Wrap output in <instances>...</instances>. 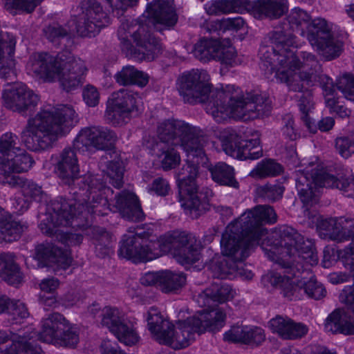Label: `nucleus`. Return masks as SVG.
<instances>
[{"instance_id": "nucleus-1", "label": "nucleus", "mask_w": 354, "mask_h": 354, "mask_svg": "<svg viewBox=\"0 0 354 354\" xmlns=\"http://www.w3.org/2000/svg\"><path fill=\"white\" fill-rule=\"evenodd\" d=\"M205 73L192 70L178 79V91L185 102L205 103V111L214 120L221 123L230 117L248 121L270 115L272 101L256 91L245 95L239 87L228 84L221 89H212L205 80Z\"/></svg>"}, {"instance_id": "nucleus-2", "label": "nucleus", "mask_w": 354, "mask_h": 354, "mask_svg": "<svg viewBox=\"0 0 354 354\" xmlns=\"http://www.w3.org/2000/svg\"><path fill=\"white\" fill-rule=\"evenodd\" d=\"M96 176L102 187H91L88 185L72 186L68 198L59 197L52 202L51 211L39 225L44 234L67 246L78 245L82 242V234L64 232L60 227L84 228L88 225L89 214H107L108 201L101 193L106 187L105 182L100 176Z\"/></svg>"}, {"instance_id": "nucleus-3", "label": "nucleus", "mask_w": 354, "mask_h": 354, "mask_svg": "<svg viewBox=\"0 0 354 354\" xmlns=\"http://www.w3.org/2000/svg\"><path fill=\"white\" fill-rule=\"evenodd\" d=\"M269 241L280 246L279 253L282 258L278 260L286 268L288 277L300 278L299 286L302 289V296L306 295L315 300L326 296V290L314 277L310 266L316 265L318 257L313 243L306 242L304 236L288 225H280L269 234Z\"/></svg>"}, {"instance_id": "nucleus-4", "label": "nucleus", "mask_w": 354, "mask_h": 354, "mask_svg": "<svg viewBox=\"0 0 354 354\" xmlns=\"http://www.w3.org/2000/svg\"><path fill=\"white\" fill-rule=\"evenodd\" d=\"M75 122V111L70 106L44 107L34 117L28 118L21 133V142L32 151L48 149L59 137L70 131Z\"/></svg>"}, {"instance_id": "nucleus-5", "label": "nucleus", "mask_w": 354, "mask_h": 354, "mask_svg": "<svg viewBox=\"0 0 354 354\" xmlns=\"http://www.w3.org/2000/svg\"><path fill=\"white\" fill-rule=\"evenodd\" d=\"M226 314L221 309L198 311V315L179 320L178 328L162 316L156 313V340L160 344L182 348L189 345L194 333L201 334L206 330L216 333L225 325Z\"/></svg>"}, {"instance_id": "nucleus-6", "label": "nucleus", "mask_w": 354, "mask_h": 354, "mask_svg": "<svg viewBox=\"0 0 354 354\" xmlns=\"http://www.w3.org/2000/svg\"><path fill=\"white\" fill-rule=\"evenodd\" d=\"M146 10L139 21H122L118 30L122 52L127 57L142 59L155 49V0H147Z\"/></svg>"}, {"instance_id": "nucleus-7", "label": "nucleus", "mask_w": 354, "mask_h": 354, "mask_svg": "<svg viewBox=\"0 0 354 354\" xmlns=\"http://www.w3.org/2000/svg\"><path fill=\"white\" fill-rule=\"evenodd\" d=\"M296 188L304 206H313L319 200V189L323 187L337 188L347 197H354V178L335 176L324 168L297 171Z\"/></svg>"}, {"instance_id": "nucleus-8", "label": "nucleus", "mask_w": 354, "mask_h": 354, "mask_svg": "<svg viewBox=\"0 0 354 354\" xmlns=\"http://www.w3.org/2000/svg\"><path fill=\"white\" fill-rule=\"evenodd\" d=\"M194 161H187L176 172V178L178 189V198L181 207L192 218H197L209 209L208 192L201 189L197 183L198 165L204 164L207 160L200 157Z\"/></svg>"}, {"instance_id": "nucleus-9", "label": "nucleus", "mask_w": 354, "mask_h": 354, "mask_svg": "<svg viewBox=\"0 0 354 354\" xmlns=\"http://www.w3.org/2000/svg\"><path fill=\"white\" fill-rule=\"evenodd\" d=\"M156 145H180L191 156L205 158L204 132L181 120H167L158 125Z\"/></svg>"}, {"instance_id": "nucleus-10", "label": "nucleus", "mask_w": 354, "mask_h": 354, "mask_svg": "<svg viewBox=\"0 0 354 354\" xmlns=\"http://www.w3.org/2000/svg\"><path fill=\"white\" fill-rule=\"evenodd\" d=\"M158 243L160 255L170 254L183 266L192 265L200 259V249L192 234L171 231L160 236Z\"/></svg>"}, {"instance_id": "nucleus-11", "label": "nucleus", "mask_w": 354, "mask_h": 354, "mask_svg": "<svg viewBox=\"0 0 354 354\" xmlns=\"http://www.w3.org/2000/svg\"><path fill=\"white\" fill-rule=\"evenodd\" d=\"M142 229L138 227L129 228V234H124L120 241L118 250L120 257L136 263H145L155 259L153 229L148 227L147 230L140 232Z\"/></svg>"}, {"instance_id": "nucleus-12", "label": "nucleus", "mask_w": 354, "mask_h": 354, "mask_svg": "<svg viewBox=\"0 0 354 354\" xmlns=\"http://www.w3.org/2000/svg\"><path fill=\"white\" fill-rule=\"evenodd\" d=\"M253 233L239 222V218L227 225L222 234L221 246L222 254L235 261H244L250 254V250L259 243V239H253Z\"/></svg>"}, {"instance_id": "nucleus-13", "label": "nucleus", "mask_w": 354, "mask_h": 354, "mask_svg": "<svg viewBox=\"0 0 354 354\" xmlns=\"http://www.w3.org/2000/svg\"><path fill=\"white\" fill-rule=\"evenodd\" d=\"M306 32L301 28L310 45L326 61L338 57L342 50V43L335 39L324 19L312 20L306 27Z\"/></svg>"}, {"instance_id": "nucleus-14", "label": "nucleus", "mask_w": 354, "mask_h": 354, "mask_svg": "<svg viewBox=\"0 0 354 354\" xmlns=\"http://www.w3.org/2000/svg\"><path fill=\"white\" fill-rule=\"evenodd\" d=\"M74 147L64 148L59 154L55 165L56 172L62 182L69 186H80V185H88L91 187L100 188L102 183L97 176L86 174L80 176L78 158Z\"/></svg>"}, {"instance_id": "nucleus-15", "label": "nucleus", "mask_w": 354, "mask_h": 354, "mask_svg": "<svg viewBox=\"0 0 354 354\" xmlns=\"http://www.w3.org/2000/svg\"><path fill=\"white\" fill-rule=\"evenodd\" d=\"M80 8L82 14L75 25V30L81 37H95L111 23L109 16L103 10L98 0H82Z\"/></svg>"}, {"instance_id": "nucleus-16", "label": "nucleus", "mask_w": 354, "mask_h": 354, "mask_svg": "<svg viewBox=\"0 0 354 354\" xmlns=\"http://www.w3.org/2000/svg\"><path fill=\"white\" fill-rule=\"evenodd\" d=\"M118 137L106 127L93 126L82 129L73 140V147L79 152L94 148L96 150H110L114 147Z\"/></svg>"}, {"instance_id": "nucleus-17", "label": "nucleus", "mask_w": 354, "mask_h": 354, "mask_svg": "<svg viewBox=\"0 0 354 354\" xmlns=\"http://www.w3.org/2000/svg\"><path fill=\"white\" fill-rule=\"evenodd\" d=\"M136 109L135 95L131 91L121 88L113 92L108 100L106 117L113 125L121 126L127 122Z\"/></svg>"}, {"instance_id": "nucleus-18", "label": "nucleus", "mask_w": 354, "mask_h": 354, "mask_svg": "<svg viewBox=\"0 0 354 354\" xmlns=\"http://www.w3.org/2000/svg\"><path fill=\"white\" fill-rule=\"evenodd\" d=\"M221 142L225 153L237 159L256 160L263 156L259 138L242 140L235 131H232L223 136Z\"/></svg>"}, {"instance_id": "nucleus-19", "label": "nucleus", "mask_w": 354, "mask_h": 354, "mask_svg": "<svg viewBox=\"0 0 354 354\" xmlns=\"http://www.w3.org/2000/svg\"><path fill=\"white\" fill-rule=\"evenodd\" d=\"M239 218V222L253 233V239L259 240L266 233V229L263 227V225L275 223L277 216L270 205H259L245 211Z\"/></svg>"}, {"instance_id": "nucleus-20", "label": "nucleus", "mask_w": 354, "mask_h": 354, "mask_svg": "<svg viewBox=\"0 0 354 354\" xmlns=\"http://www.w3.org/2000/svg\"><path fill=\"white\" fill-rule=\"evenodd\" d=\"M62 53L53 56L48 53H39L31 59L32 71L46 82L59 81L62 84L64 76Z\"/></svg>"}, {"instance_id": "nucleus-21", "label": "nucleus", "mask_w": 354, "mask_h": 354, "mask_svg": "<svg viewBox=\"0 0 354 354\" xmlns=\"http://www.w3.org/2000/svg\"><path fill=\"white\" fill-rule=\"evenodd\" d=\"M267 243L270 246V249H265L268 257L272 261H274L283 270V276L279 275L274 277V281L272 282L279 286L281 293L288 300L301 299L302 297V289L299 286L300 278L288 277V274L286 272L284 266L279 263L278 260L283 257L282 255L279 253V251H281V247L272 244L269 241V235L267 237Z\"/></svg>"}, {"instance_id": "nucleus-22", "label": "nucleus", "mask_w": 354, "mask_h": 354, "mask_svg": "<svg viewBox=\"0 0 354 354\" xmlns=\"http://www.w3.org/2000/svg\"><path fill=\"white\" fill-rule=\"evenodd\" d=\"M3 99L6 108L21 114L34 108L39 101L38 95L21 83L5 90Z\"/></svg>"}, {"instance_id": "nucleus-23", "label": "nucleus", "mask_w": 354, "mask_h": 354, "mask_svg": "<svg viewBox=\"0 0 354 354\" xmlns=\"http://www.w3.org/2000/svg\"><path fill=\"white\" fill-rule=\"evenodd\" d=\"M64 76L62 86L69 92L78 87L82 82V77L86 71L84 62L73 55L70 52H62Z\"/></svg>"}, {"instance_id": "nucleus-24", "label": "nucleus", "mask_w": 354, "mask_h": 354, "mask_svg": "<svg viewBox=\"0 0 354 354\" xmlns=\"http://www.w3.org/2000/svg\"><path fill=\"white\" fill-rule=\"evenodd\" d=\"M248 4V12L259 19H277L288 10V0H255Z\"/></svg>"}, {"instance_id": "nucleus-25", "label": "nucleus", "mask_w": 354, "mask_h": 354, "mask_svg": "<svg viewBox=\"0 0 354 354\" xmlns=\"http://www.w3.org/2000/svg\"><path fill=\"white\" fill-rule=\"evenodd\" d=\"M33 260L37 261V267L50 266L52 263L66 269L70 265V260L65 252L58 247L50 243H41L35 247Z\"/></svg>"}, {"instance_id": "nucleus-26", "label": "nucleus", "mask_w": 354, "mask_h": 354, "mask_svg": "<svg viewBox=\"0 0 354 354\" xmlns=\"http://www.w3.org/2000/svg\"><path fill=\"white\" fill-rule=\"evenodd\" d=\"M200 307H211L223 304L233 298L232 289L228 284L214 282L194 297Z\"/></svg>"}, {"instance_id": "nucleus-27", "label": "nucleus", "mask_w": 354, "mask_h": 354, "mask_svg": "<svg viewBox=\"0 0 354 354\" xmlns=\"http://www.w3.org/2000/svg\"><path fill=\"white\" fill-rule=\"evenodd\" d=\"M270 43L277 48V54L283 57L280 62L284 63L294 55L295 37L287 24L277 27L268 35Z\"/></svg>"}, {"instance_id": "nucleus-28", "label": "nucleus", "mask_w": 354, "mask_h": 354, "mask_svg": "<svg viewBox=\"0 0 354 354\" xmlns=\"http://www.w3.org/2000/svg\"><path fill=\"white\" fill-rule=\"evenodd\" d=\"M79 229L84 231L85 234L90 237L97 257L104 259L113 253V235L104 227L88 225L84 228Z\"/></svg>"}, {"instance_id": "nucleus-29", "label": "nucleus", "mask_w": 354, "mask_h": 354, "mask_svg": "<svg viewBox=\"0 0 354 354\" xmlns=\"http://www.w3.org/2000/svg\"><path fill=\"white\" fill-rule=\"evenodd\" d=\"M269 327L284 339H295L304 337L308 332L307 326L295 322L288 317L276 316L269 322Z\"/></svg>"}, {"instance_id": "nucleus-30", "label": "nucleus", "mask_w": 354, "mask_h": 354, "mask_svg": "<svg viewBox=\"0 0 354 354\" xmlns=\"http://www.w3.org/2000/svg\"><path fill=\"white\" fill-rule=\"evenodd\" d=\"M115 207L125 219L140 222L145 218L139 200L133 193L122 191L115 197Z\"/></svg>"}, {"instance_id": "nucleus-31", "label": "nucleus", "mask_w": 354, "mask_h": 354, "mask_svg": "<svg viewBox=\"0 0 354 354\" xmlns=\"http://www.w3.org/2000/svg\"><path fill=\"white\" fill-rule=\"evenodd\" d=\"M276 78L281 83H286L290 91L303 93L313 86L314 77L310 76L307 71L295 72L292 70H278Z\"/></svg>"}, {"instance_id": "nucleus-32", "label": "nucleus", "mask_w": 354, "mask_h": 354, "mask_svg": "<svg viewBox=\"0 0 354 354\" xmlns=\"http://www.w3.org/2000/svg\"><path fill=\"white\" fill-rule=\"evenodd\" d=\"M19 330L17 335L12 338V344L5 348V354H44L41 348L30 342L37 335L36 332Z\"/></svg>"}, {"instance_id": "nucleus-33", "label": "nucleus", "mask_w": 354, "mask_h": 354, "mask_svg": "<svg viewBox=\"0 0 354 354\" xmlns=\"http://www.w3.org/2000/svg\"><path fill=\"white\" fill-rule=\"evenodd\" d=\"M68 322L65 317L53 313L44 319L41 330L37 333L38 339L46 343H52L55 338L64 333Z\"/></svg>"}, {"instance_id": "nucleus-34", "label": "nucleus", "mask_w": 354, "mask_h": 354, "mask_svg": "<svg viewBox=\"0 0 354 354\" xmlns=\"http://www.w3.org/2000/svg\"><path fill=\"white\" fill-rule=\"evenodd\" d=\"M35 163L32 157L24 149H21L8 159H0V169L5 176L12 173L28 171Z\"/></svg>"}, {"instance_id": "nucleus-35", "label": "nucleus", "mask_w": 354, "mask_h": 354, "mask_svg": "<svg viewBox=\"0 0 354 354\" xmlns=\"http://www.w3.org/2000/svg\"><path fill=\"white\" fill-rule=\"evenodd\" d=\"M325 328L333 333L354 335V321H351L350 317L342 308L335 309L328 315L326 319Z\"/></svg>"}, {"instance_id": "nucleus-36", "label": "nucleus", "mask_w": 354, "mask_h": 354, "mask_svg": "<svg viewBox=\"0 0 354 354\" xmlns=\"http://www.w3.org/2000/svg\"><path fill=\"white\" fill-rule=\"evenodd\" d=\"M249 0H214L205 4V12L209 15H220L230 12H248Z\"/></svg>"}, {"instance_id": "nucleus-37", "label": "nucleus", "mask_w": 354, "mask_h": 354, "mask_svg": "<svg viewBox=\"0 0 354 354\" xmlns=\"http://www.w3.org/2000/svg\"><path fill=\"white\" fill-rule=\"evenodd\" d=\"M186 282V276L183 273H175L170 270L156 272V286L163 293H175Z\"/></svg>"}, {"instance_id": "nucleus-38", "label": "nucleus", "mask_w": 354, "mask_h": 354, "mask_svg": "<svg viewBox=\"0 0 354 354\" xmlns=\"http://www.w3.org/2000/svg\"><path fill=\"white\" fill-rule=\"evenodd\" d=\"M0 277L8 284L15 286L23 281L24 274L11 254H0Z\"/></svg>"}, {"instance_id": "nucleus-39", "label": "nucleus", "mask_w": 354, "mask_h": 354, "mask_svg": "<svg viewBox=\"0 0 354 354\" xmlns=\"http://www.w3.org/2000/svg\"><path fill=\"white\" fill-rule=\"evenodd\" d=\"M299 57L301 60L297 57L294 52V55L290 56V59H287L286 64L290 67L295 68H303V71H307L309 75L313 76L314 78L320 73L322 66L316 56L311 53L301 51L299 53Z\"/></svg>"}, {"instance_id": "nucleus-40", "label": "nucleus", "mask_w": 354, "mask_h": 354, "mask_svg": "<svg viewBox=\"0 0 354 354\" xmlns=\"http://www.w3.org/2000/svg\"><path fill=\"white\" fill-rule=\"evenodd\" d=\"M178 19L174 0H156V24L170 29L176 24Z\"/></svg>"}, {"instance_id": "nucleus-41", "label": "nucleus", "mask_w": 354, "mask_h": 354, "mask_svg": "<svg viewBox=\"0 0 354 354\" xmlns=\"http://www.w3.org/2000/svg\"><path fill=\"white\" fill-rule=\"evenodd\" d=\"M208 169L211 173L212 180L221 185L239 187V183L234 177V168L225 162H219L210 165Z\"/></svg>"}, {"instance_id": "nucleus-42", "label": "nucleus", "mask_w": 354, "mask_h": 354, "mask_svg": "<svg viewBox=\"0 0 354 354\" xmlns=\"http://www.w3.org/2000/svg\"><path fill=\"white\" fill-rule=\"evenodd\" d=\"M115 80L120 85L136 84L143 87L148 83L149 77L147 74L138 71L134 66H126L115 75Z\"/></svg>"}, {"instance_id": "nucleus-43", "label": "nucleus", "mask_w": 354, "mask_h": 354, "mask_svg": "<svg viewBox=\"0 0 354 354\" xmlns=\"http://www.w3.org/2000/svg\"><path fill=\"white\" fill-rule=\"evenodd\" d=\"M220 41L216 39L201 38L195 44L192 53L201 62H207L216 59Z\"/></svg>"}, {"instance_id": "nucleus-44", "label": "nucleus", "mask_w": 354, "mask_h": 354, "mask_svg": "<svg viewBox=\"0 0 354 354\" xmlns=\"http://www.w3.org/2000/svg\"><path fill=\"white\" fill-rule=\"evenodd\" d=\"M177 145H158L160 153L158 155L160 167L164 171H170L176 168L180 163V153L176 150Z\"/></svg>"}, {"instance_id": "nucleus-45", "label": "nucleus", "mask_w": 354, "mask_h": 354, "mask_svg": "<svg viewBox=\"0 0 354 354\" xmlns=\"http://www.w3.org/2000/svg\"><path fill=\"white\" fill-rule=\"evenodd\" d=\"M26 225L8 219L6 216L0 224V240L12 242L18 240L27 230Z\"/></svg>"}, {"instance_id": "nucleus-46", "label": "nucleus", "mask_w": 354, "mask_h": 354, "mask_svg": "<svg viewBox=\"0 0 354 354\" xmlns=\"http://www.w3.org/2000/svg\"><path fill=\"white\" fill-rule=\"evenodd\" d=\"M7 182L9 184L20 185L24 198L41 202L46 196L41 187L30 180L12 176L11 180Z\"/></svg>"}, {"instance_id": "nucleus-47", "label": "nucleus", "mask_w": 354, "mask_h": 354, "mask_svg": "<svg viewBox=\"0 0 354 354\" xmlns=\"http://www.w3.org/2000/svg\"><path fill=\"white\" fill-rule=\"evenodd\" d=\"M74 31L68 24L61 25L58 23H53L43 29L46 39L55 46L59 45L63 39L70 37Z\"/></svg>"}, {"instance_id": "nucleus-48", "label": "nucleus", "mask_w": 354, "mask_h": 354, "mask_svg": "<svg viewBox=\"0 0 354 354\" xmlns=\"http://www.w3.org/2000/svg\"><path fill=\"white\" fill-rule=\"evenodd\" d=\"M283 171L281 165L272 159H265L257 164L250 172V176L254 178H263L280 175Z\"/></svg>"}, {"instance_id": "nucleus-49", "label": "nucleus", "mask_w": 354, "mask_h": 354, "mask_svg": "<svg viewBox=\"0 0 354 354\" xmlns=\"http://www.w3.org/2000/svg\"><path fill=\"white\" fill-rule=\"evenodd\" d=\"M113 334L120 342L128 346L136 344L140 339L133 324L125 319H123Z\"/></svg>"}, {"instance_id": "nucleus-50", "label": "nucleus", "mask_w": 354, "mask_h": 354, "mask_svg": "<svg viewBox=\"0 0 354 354\" xmlns=\"http://www.w3.org/2000/svg\"><path fill=\"white\" fill-rule=\"evenodd\" d=\"M298 97V106L301 113V118L308 129L311 132L315 133L316 132L315 125L311 123L310 118L308 117V113L314 108L311 91L306 90L304 92L301 93V95Z\"/></svg>"}, {"instance_id": "nucleus-51", "label": "nucleus", "mask_w": 354, "mask_h": 354, "mask_svg": "<svg viewBox=\"0 0 354 354\" xmlns=\"http://www.w3.org/2000/svg\"><path fill=\"white\" fill-rule=\"evenodd\" d=\"M21 149L18 137L15 134L6 133L0 137V153L3 156L2 159H8Z\"/></svg>"}, {"instance_id": "nucleus-52", "label": "nucleus", "mask_w": 354, "mask_h": 354, "mask_svg": "<svg viewBox=\"0 0 354 354\" xmlns=\"http://www.w3.org/2000/svg\"><path fill=\"white\" fill-rule=\"evenodd\" d=\"M236 262L239 261L231 257L217 261L212 266L213 276L218 279H225L229 275L234 274L238 268Z\"/></svg>"}, {"instance_id": "nucleus-53", "label": "nucleus", "mask_w": 354, "mask_h": 354, "mask_svg": "<svg viewBox=\"0 0 354 354\" xmlns=\"http://www.w3.org/2000/svg\"><path fill=\"white\" fill-rule=\"evenodd\" d=\"M123 319L118 308L106 306L102 309L101 324L109 328L112 333L117 330Z\"/></svg>"}, {"instance_id": "nucleus-54", "label": "nucleus", "mask_w": 354, "mask_h": 354, "mask_svg": "<svg viewBox=\"0 0 354 354\" xmlns=\"http://www.w3.org/2000/svg\"><path fill=\"white\" fill-rule=\"evenodd\" d=\"M106 178L109 183L116 188H120L123 184L124 167L120 160L109 161L105 170Z\"/></svg>"}, {"instance_id": "nucleus-55", "label": "nucleus", "mask_w": 354, "mask_h": 354, "mask_svg": "<svg viewBox=\"0 0 354 354\" xmlns=\"http://www.w3.org/2000/svg\"><path fill=\"white\" fill-rule=\"evenodd\" d=\"M339 220L335 218H321L317 220V230L322 236L337 241L339 239Z\"/></svg>"}, {"instance_id": "nucleus-56", "label": "nucleus", "mask_w": 354, "mask_h": 354, "mask_svg": "<svg viewBox=\"0 0 354 354\" xmlns=\"http://www.w3.org/2000/svg\"><path fill=\"white\" fill-rule=\"evenodd\" d=\"M284 190V186L281 184L268 183L258 188V194L268 201L274 202L282 198Z\"/></svg>"}, {"instance_id": "nucleus-57", "label": "nucleus", "mask_w": 354, "mask_h": 354, "mask_svg": "<svg viewBox=\"0 0 354 354\" xmlns=\"http://www.w3.org/2000/svg\"><path fill=\"white\" fill-rule=\"evenodd\" d=\"M286 20L288 21V26L292 29L299 28L303 24L306 26L312 21L308 13L299 8L292 9Z\"/></svg>"}, {"instance_id": "nucleus-58", "label": "nucleus", "mask_w": 354, "mask_h": 354, "mask_svg": "<svg viewBox=\"0 0 354 354\" xmlns=\"http://www.w3.org/2000/svg\"><path fill=\"white\" fill-rule=\"evenodd\" d=\"M6 311L16 322H20L29 316L26 306L19 300L10 301L9 299Z\"/></svg>"}, {"instance_id": "nucleus-59", "label": "nucleus", "mask_w": 354, "mask_h": 354, "mask_svg": "<svg viewBox=\"0 0 354 354\" xmlns=\"http://www.w3.org/2000/svg\"><path fill=\"white\" fill-rule=\"evenodd\" d=\"M7 10H21L32 12L38 5L39 0H2Z\"/></svg>"}, {"instance_id": "nucleus-60", "label": "nucleus", "mask_w": 354, "mask_h": 354, "mask_svg": "<svg viewBox=\"0 0 354 354\" xmlns=\"http://www.w3.org/2000/svg\"><path fill=\"white\" fill-rule=\"evenodd\" d=\"M337 88L340 91L347 100L354 102V76L344 75L337 80Z\"/></svg>"}, {"instance_id": "nucleus-61", "label": "nucleus", "mask_w": 354, "mask_h": 354, "mask_svg": "<svg viewBox=\"0 0 354 354\" xmlns=\"http://www.w3.org/2000/svg\"><path fill=\"white\" fill-rule=\"evenodd\" d=\"M248 326L234 325L223 335L225 341L232 342H241L245 344L246 335L248 333Z\"/></svg>"}, {"instance_id": "nucleus-62", "label": "nucleus", "mask_w": 354, "mask_h": 354, "mask_svg": "<svg viewBox=\"0 0 354 354\" xmlns=\"http://www.w3.org/2000/svg\"><path fill=\"white\" fill-rule=\"evenodd\" d=\"M338 226L340 231L338 241L354 239V219L340 218Z\"/></svg>"}, {"instance_id": "nucleus-63", "label": "nucleus", "mask_w": 354, "mask_h": 354, "mask_svg": "<svg viewBox=\"0 0 354 354\" xmlns=\"http://www.w3.org/2000/svg\"><path fill=\"white\" fill-rule=\"evenodd\" d=\"M337 257L342 259L346 268L354 272V243H351L343 250L336 251Z\"/></svg>"}, {"instance_id": "nucleus-64", "label": "nucleus", "mask_w": 354, "mask_h": 354, "mask_svg": "<svg viewBox=\"0 0 354 354\" xmlns=\"http://www.w3.org/2000/svg\"><path fill=\"white\" fill-rule=\"evenodd\" d=\"M335 148L344 158L354 153V140L348 137H340L335 140Z\"/></svg>"}]
</instances>
